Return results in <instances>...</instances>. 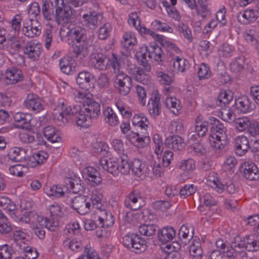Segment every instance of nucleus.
Masks as SVG:
<instances>
[{"label":"nucleus","mask_w":259,"mask_h":259,"mask_svg":"<svg viewBox=\"0 0 259 259\" xmlns=\"http://www.w3.org/2000/svg\"><path fill=\"white\" fill-rule=\"evenodd\" d=\"M71 115L75 116L78 126L88 127L92 122L91 114L87 113L80 105L77 104L71 107L62 102L55 108L53 112V119L59 125L66 123L68 116Z\"/></svg>","instance_id":"1"},{"label":"nucleus","mask_w":259,"mask_h":259,"mask_svg":"<svg viewBox=\"0 0 259 259\" xmlns=\"http://www.w3.org/2000/svg\"><path fill=\"white\" fill-rule=\"evenodd\" d=\"M128 161L126 154L121 155L120 159L103 157L99 161V169L102 168L114 176H117L118 172L124 175H127L129 174Z\"/></svg>","instance_id":"2"},{"label":"nucleus","mask_w":259,"mask_h":259,"mask_svg":"<svg viewBox=\"0 0 259 259\" xmlns=\"http://www.w3.org/2000/svg\"><path fill=\"white\" fill-rule=\"evenodd\" d=\"M210 124H212L210 127L211 136L215 141H212L210 140L211 146L216 149L221 150L228 143V137L226 133V129L222 123L214 117L210 118Z\"/></svg>","instance_id":"3"},{"label":"nucleus","mask_w":259,"mask_h":259,"mask_svg":"<svg viewBox=\"0 0 259 259\" xmlns=\"http://www.w3.org/2000/svg\"><path fill=\"white\" fill-rule=\"evenodd\" d=\"M67 0H50L52 7L55 9V22L58 25L69 23L72 19V10L65 4Z\"/></svg>","instance_id":"4"},{"label":"nucleus","mask_w":259,"mask_h":259,"mask_svg":"<svg viewBox=\"0 0 259 259\" xmlns=\"http://www.w3.org/2000/svg\"><path fill=\"white\" fill-rule=\"evenodd\" d=\"M122 242L127 248L137 253H140L146 249V241L136 234H128L124 236Z\"/></svg>","instance_id":"5"},{"label":"nucleus","mask_w":259,"mask_h":259,"mask_svg":"<svg viewBox=\"0 0 259 259\" xmlns=\"http://www.w3.org/2000/svg\"><path fill=\"white\" fill-rule=\"evenodd\" d=\"M113 85L117 92L121 96H126L132 88V79L125 73L115 75Z\"/></svg>","instance_id":"6"},{"label":"nucleus","mask_w":259,"mask_h":259,"mask_svg":"<svg viewBox=\"0 0 259 259\" xmlns=\"http://www.w3.org/2000/svg\"><path fill=\"white\" fill-rule=\"evenodd\" d=\"M110 59L100 52H92L90 56L89 65L95 69L105 70L110 67Z\"/></svg>","instance_id":"7"},{"label":"nucleus","mask_w":259,"mask_h":259,"mask_svg":"<svg viewBox=\"0 0 259 259\" xmlns=\"http://www.w3.org/2000/svg\"><path fill=\"white\" fill-rule=\"evenodd\" d=\"M41 26L36 19L30 18L23 22L22 31L28 37L38 36L41 33Z\"/></svg>","instance_id":"8"},{"label":"nucleus","mask_w":259,"mask_h":259,"mask_svg":"<svg viewBox=\"0 0 259 259\" xmlns=\"http://www.w3.org/2000/svg\"><path fill=\"white\" fill-rule=\"evenodd\" d=\"M143 205V198L140 192L138 190H134L129 193L124 200L125 206L133 210L140 209Z\"/></svg>","instance_id":"9"},{"label":"nucleus","mask_w":259,"mask_h":259,"mask_svg":"<svg viewBox=\"0 0 259 259\" xmlns=\"http://www.w3.org/2000/svg\"><path fill=\"white\" fill-rule=\"evenodd\" d=\"M251 237L253 236H246L243 239L237 236L234 238L241 251H246L245 250H247L249 251H254L259 249L258 242Z\"/></svg>","instance_id":"10"},{"label":"nucleus","mask_w":259,"mask_h":259,"mask_svg":"<svg viewBox=\"0 0 259 259\" xmlns=\"http://www.w3.org/2000/svg\"><path fill=\"white\" fill-rule=\"evenodd\" d=\"M41 45L38 42L30 41L23 48V52L27 58L33 60H37L42 52Z\"/></svg>","instance_id":"11"},{"label":"nucleus","mask_w":259,"mask_h":259,"mask_svg":"<svg viewBox=\"0 0 259 259\" xmlns=\"http://www.w3.org/2000/svg\"><path fill=\"white\" fill-rule=\"evenodd\" d=\"M226 249V250L224 249L223 252L228 258L245 259L247 258L246 252L241 250L235 239L232 242L231 246L227 247Z\"/></svg>","instance_id":"12"},{"label":"nucleus","mask_w":259,"mask_h":259,"mask_svg":"<svg viewBox=\"0 0 259 259\" xmlns=\"http://www.w3.org/2000/svg\"><path fill=\"white\" fill-rule=\"evenodd\" d=\"M82 18L85 26L91 30H95L102 23L103 16L100 13L90 12L89 14H84Z\"/></svg>","instance_id":"13"},{"label":"nucleus","mask_w":259,"mask_h":259,"mask_svg":"<svg viewBox=\"0 0 259 259\" xmlns=\"http://www.w3.org/2000/svg\"><path fill=\"white\" fill-rule=\"evenodd\" d=\"M159 93L157 91H153L147 105L148 112L153 117L158 116L161 113V105Z\"/></svg>","instance_id":"14"},{"label":"nucleus","mask_w":259,"mask_h":259,"mask_svg":"<svg viewBox=\"0 0 259 259\" xmlns=\"http://www.w3.org/2000/svg\"><path fill=\"white\" fill-rule=\"evenodd\" d=\"M25 105L27 109L34 113L39 112L43 109L39 97L33 94H29L27 95Z\"/></svg>","instance_id":"15"},{"label":"nucleus","mask_w":259,"mask_h":259,"mask_svg":"<svg viewBox=\"0 0 259 259\" xmlns=\"http://www.w3.org/2000/svg\"><path fill=\"white\" fill-rule=\"evenodd\" d=\"M16 122L19 123L18 126L27 131L32 130V125L31 124V116L30 114L18 112L14 116Z\"/></svg>","instance_id":"16"},{"label":"nucleus","mask_w":259,"mask_h":259,"mask_svg":"<svg viewBox=\"0 0 259 259\" xmlns=\"http://www.w3.org/2000/svg\"><path fill=\"white\" fill-rule=\"evenodd\" d=\"M86 30L81 26H76L68 30L66 36L71 39L72 42L79 43L85 39Z\"/></svg>","instance_id":"17"},{"label":"nucleus","mask_w":259,"mask_h":259,"mask_svg":"<svg viewBox=\"0 0 259 259\" xmlns=\"http://www.w3.org/2000/svg\"><path fill=\"white\" fill-rule=\"evenodd\" d=\"M243 166V177L246 180L252 181L259 179V170L255 164L245 162Z\"/></svg>","instance_id":"18"},{"label":"nucleus","mask_w":259,"mask_h":259,"mask_svg":"<svg viewBox=\"0 0 259 259\" xmlns=\"http://www.w3.org/2000/svg\"><path fill=\"white\" fill-rule=\"evenodd\" d=\"M84 102L81 108L87 113L91 114V117L96 118L101 113L100 104L90 99V97H88L87 101Z\"/></svg>","instance_id":"19"},{"label":"nucleus","mask_w":259,"mask_h":259,"mask_svg":"<svg viewBox=\"0 0 259 259\" xmlns=\"http://www.w3.org/2000/svg\"><path fill=\"white\" fill-rule=\"evenodd\" d=\"M37 222L39 226L44 227L51 231H55L58 228L59 222L58 218L51 217V219L37 216Z\"/></svg>","instance_id":"20"},{"label":"nucleus","mask_w":259,"mask_h":259,"mask_svg":"<svg viewBox=\"0 0 259 259\" xmlns=\"http://www.w3.org/2000/svg\"><path fill=\"white\" fill-rule=\"evenodd\" d=\"M81 180L75 176L73 178H67L65 182L67 189L73 193L80 194L83 193L84 187L81 183Z\"/></svg>","instance_id":"21"},{"label":"nucleus","mask_w":259,"mask_h":259,"mask_svg":"<svg viewBox=\"0 0 259 259\" xmlns=\"http://www.w3.org/2000/svg\"><path fill=\"white\" fill-rule=\"evenodd\" d=\"M235 106L238 110L243 113L249 112L253 108V105L251 103L249 98L246 96L239 97L236 99Z\"/></svg>","instance_id":"22"},{"label":"nucleus","mask_w":259,"mask_h":259,"mask_svg":"<svg viewBox=\"0 0 259 259\" xmlns=\"http://www.w3.org/2000/svg\"><path fill=\"white\" fill-rule=\"evenodd\" d=\"M164 145L167 148L179 151L183 148L184 143L180 136L174 135L166 138Z\"/></svg>","instance_id":"23"},{"label":"nucleus","mask_w":259,"mask_h":259,"mask_svg":"<svg viewBox=\"0 0 259 259\" xmlns=\"http://www.w3.org/2000/svg\"><path fill=\"white\" fill-rule=\"evenodd\" d=\"M7 82L14 84L23 79L22 71L16 67L10 68L6 71Z\"/></svg>","instance_id":"24"},{"label":"nucleus","mask_w":259,"mask_h":259,"mask_svg":"<svg viewBox=\"0 0 259 259\" xmlns=\"http://www.w3.org/2000/svg\"><path fill=\"white\" fill-rule=\"evenodd\" d=\"M235 146L236 147V152L240 156L244 154L250 148L249 141L245 136L236 137L235 140Z\"/></svg>","instance_id":"25"},{"label":"nucleus","mask_w":259,"mask_h":259,"mask_svg":"<svg viewBox=\"0 0 259 259\" xmlns=\"http://www.w3.org/2000/svg\"><path fill=\"white\" fill-rule=\"evenodd\" d=\"M129 172L131 170L132 173L139 178L145 176L146 168L145 164L139 159H134L131 163L128 162Z\"/></svg>","instance_id":"26"},{"label":"nucleus","mask_w":259,"mask_h":259,"mask_svg":"<svg viewBox=\"0 0 259 259\" xmlns=\"http://www.w3.org/2000/svg\"><path fill=\"white\" fill-rule=\"evenodd\" d=\"M96 213L102 227H109L114 224L115 220L113 215L111 213L108 212L106 209L102 208Z\"/></svg>","instance_id":"27"},{"label":"nucleus","mask_w":259,"mask_h":259,"mask_svg":"<svg viewBox=\"0 0 259 259\" xmlns=\"http://www.w3.org/2000/svg\"><path fill=\"white\" fill-rule=\"evenodd\" d=\"M148 57L151 61L161 62L164 58V54L161 48L156 45H150L148 46Z\"/></svg>","instance_id":"28"},{"label":"nucleus","mask_w":259,"mask_h":259,"mask_svg":"<svg viewBox=\"0 0 259 259\" xmlns=\"http://www.w3.org/2000/svg\"><path fill=\"white\" fill-rule=\"evenodd\" d=\"M243 37L248 43L256 48H259V33L256 29H246L243 33Z\"/></svg>","instance_id":"29"},{"label":"nucleus","mask_w":259,"mask_h":259,"mask_svg":"<svg viewBox=\"0 0 259 259\" xmlns=\"http://www.w3.org/2000/svg\"><path fill=\"white\" fill-rule=\"evenodd\" d=\"M176 236V231L171 227H164L158 233V237L160 242L166 243L171 240Z\"/></svg>","instance_id":"30"},{"label":"nucleus","mask_w":259,"mask_h":259,"mask_svg":"<svg viewBox=\"0 0 259 259\" xmlns=\"http://www.w3.org/2000/svg\"><path fill=\"white\" fill-rule=\"evenodd\" d=\"M84 177L93 185H98L100 184L102 179L99 172L94 167L88 166L84 170Z\"/></svg>","instance_id":"31"},{"label":"nucleus","mask_w":259,"mask_h":259,"mask_svg":"<svg viewBox=\"0 0 259 259\" xmlns=\"http://www.w3.org/2000/svg\"><path fill=\"white\" fill-rule=\"evenodd\" d=\"M189 252L193 259L202 258L203 252L199 239L195 238L192 240L190 245Z\"/></svg>","instance_id":"32"},{"label":"nucleus","mask_w":259,"mask_h":259,"mask_svg":"<svg viewBox=\"0 0 259 259\" xmlns=\"http://www.w3.org/2000/svg\"><path fill=\"white\" fill-rule=\"evenodd\" d=\"M110 66H111L113 72L115 75L124 73L122 71V67L124 65V58L120 57L115 54H112V58L110 59Z\"/></svg>","instance_id":"33"},{"label":"nucleus","mask_w":259,"mask_h":259,"mask_svg":"<svg viewBox=\"0 0 259 259\" xmlns=\"http://www.w3.org/2000/svg\"><path fill=\"white\" fill-rule=\"evenodd\" d=\"M8 156L13 161L21 162L26 160V151L23 148L15 147L11 149Z\"/></svg>","instance_id":"34"},{"label":"nucleus","mask_w":259,"mask_h":259,"mask_svg":"<svg viewBox=\"0 0 259 259\" xmlns=\"http://www.w3.org/2000/svg\"><path fill=\"white\" fill-rule=\"evenodd\" d=\"M44 136L52 143L58 142L60 139V136L58 130L52 126H47L44 128Z\"/></svg>","instance_id":"35"},{"label":"nucleus","mask_w":259,"mask_h":259,"mask_svg":"<svg viewBox=\"0 0 259 259\" xmlns=\"http://www.w3.org/2000/svg\"><path fill=\"white\" fill-rule=\"evenodd\" d=\"M41 12L45 20L55 22V12L54 13V9L50 7L49 3L47 0L42 1Z\"/></svg>","instance_id":"36"},{"label":"nucleus","mask_w":259,"mask_h":259,"mask_svg":"<svg viewBox=\"0 0 259 259\" xmlns=\"http://www.w3.org/2000/svg\"><path fill=\"white\" fill-rule=\"evenodd\" d=\"M105 121L110 126H115L119 123V119L115 111L111 107H107L103 111Z\"/></svg>","instance_id":"37"},{"label":"nucleus","mask_w":259,"mask_h":259,"mask_svg":"<svg viewBox=\"0 0 259 259\" xmlns=\"http://www.w3.org/2000/svg\"><path fill=\"white\" fill-rule=\"evenodd\" d=\"M24 46V42L21 39L11 37L7 41V48L12 54H15L23 48Z\"/></svg>","instance_id":"38"},{"label":"nucleus","mask_w":259,"mask_h":259,"mask_svg":"<svg viewBox=\"0 0 259 259\" xmlns=\"http://www.w3.org/2000/svg\"><path fill=\"white\" fill-rule=\"evenodd\" d=\"M196 10L197 14L203 19L208 18L211 14L209 8L208 7L207 0H197Z\"/></svg>","instance_id":"39"},{"label":"nucleus","mask_w":259,"mask_h":259,"mask_svg":"<svg viewBox=\"0 0 259 259\" xmlns=\"http://www.w3.org/2000/svg\"><path fill=\"white\" fill-rule=\"evenodd\" d=\"M16 206L13 203L11 202V203L9 204V206L7 208H5L8 211L12 218H13L16 221H22L26 223H29L30 222V218L28 216L29 213H31V211L25 212V213L27 214V216L24 215V217H18L17 216V213L18 212V210H16Z\"/></svg>","instance_id":"40"},{"label":"nucleus","mask_w":259,"mask_h":259,"mask_svg":"<svg viewBox=\"0 0 259 259\" xmlns=\"http://www.w3.org/2000/svg\"><path fill=\"white\" fill-rule=\"evenodd\" d=\"M132 121L134 125L145 131L147 130L150 124L147 117L143 114L134 115L132 119Z\"/></svg>","instance_id":"41"},{"label":"nucleus","mask_w":259,"mask_h":259,"mask_svg":"<svg viewBox=\"0 0 259 259\" xmlns=\"http://www.w3.org/2000/svg\"><path fill=\"white\" fill-rule=\"evenodd\" d=\"M148 52V47L142 48L140 51L138 52L136 54V58L140 62L141 64L144 67L145 70L149 72L151 69V65L148 62L147 59Z\"/></svg>","instance_id":"42"},{"label":"nucleus","mask_w":259,"mask_h":259,"mask_svg":"<svg viewBox=\"0 0 259 259\" xmlns=\"http://www.w3.org/2000/svg\"><path fill=\"white\" fill-rule=\"evenodd\" d=\"M234 93L230 90H223L219 94L216 101L218 106L229 104L233 98Z\"/></svg>","instance_id":"43"},{"label":"nucleus","mask_w":259,"mask_h":259,"mask_svg":"<svg viewBox=\"0 0 259 259\" xmlns=\"http://www.w3.org/2000/svg\"><path fill=\"white\" fill-rule=\"evenodd\" d=\"M218 174L215 172H210L207 177L208 185L219 192L223 191V184L220 182Z\"/></svg>","instance_id":"44"},{"label":"nucleus","mask_w":259,"mask_h":259,"mask_svg":"<svg viewBox=\"0 0 259 259\" xmlns=\"http://www.w3.org/2000/svg\"><path fill=\"white\" fill-rule=\"evenodd\" d=\"M71 61L72 59L68 56H65L61 58L59 62V66L61 71L65 74H70L73 73L74 68L72 66Z\"/></svg>","instance_id":"45"},{"label":"nucleus","mask_w":259,"mask_h":259,"mask_svg":"<svg viewBox=\"0 0 259 259\" xmlns=\"http://www.w3.org/2000/svg\"><path fill=\"white\" fill-rule=\"evenodd\" d=\"M137 43V40L134 33L128 31L124 34L122 45L126 50H131Z\"/></svg>","instance_id":"46"},{"label":"nucleus","mask_w":259,"mask_h":259,"mask_svg":"<svg viewBox=\"0 0 259 259\" xmlns=\"http://www.w3.org/2000/svg\"><path fill=\"white\" fill-rule=\"evenodd\" d=\"M63 245L75 252L81 251L83 247L81 240L77 239L67 238L63 241Z\"/></svg>","instance_id":"47"},{"label":"nucleus","mask_w":259,"mask_h":259,"mask_svg":"<svg viewBox=\"0 0 259 259\" xmlns=\"http://www.w3.org/2000/svg\"><path fill=\"white\" fill-rule=\"evenodd\" d=\"M250 121V119L248 117H239L234 121V128L237 132H244L247 130Z\"/></svg>","instance_id":"48"},{"label":"nucleus","mask_w":259,"mask_h":259,"mask_svg":"<svg viewBox=\"0 0 259 259\" xmlns=\"http://www.w3.org/2000/svg\"><path fill=\"white\" fill-rule=\"evenodd\" d=\"M165 105L175 115L179 113L181 108L180 101L175 97H167L165 101Z\"/></svg>","instance_id":"49"},{"label":"nucleus","mask_w":259,"mask_h":259,"mask_svg":"<svg viewBox=\"0 0 259 259\" xmlns=\"http://www.w3.org/2000/svg\"><path fill=\"white\" fill-rule=\"evenodd\" d=\"M45 191L48 195L56 198L62 197L64 195V191L63 188L58 185L47 186L45 188Z\"/></svg>","instance_id":"50"},{"label":"nucleus","mask_w":259,"mask_h":259,"mask_svg":"<svg viewBox=\"0 0 259 259\" xmlns=\"http://www.w3.org/2000/svg\"><path fill=\"white\" fill-rule=\"evenodd\" d=\"M130 141L138 147L143 148L145 147L150 142V138L149 136L140 137L139 134L134 133Z\"/></svg>","instance_id":"51"},{"label":"nucleus","mask_w":259,"mask_h":259,"mask_svg":"<svg viewBox=\"0 0 259 259\" xmlns=\"http://www.w3.org/2000/svg\"><path fill=\"white\" fill-rule=\"evenodd\" d=\"M189 67L188 61L184 58L177 57L173 63V67L177 72H184Z\"/></svg>","instance_id":"52"},{"label":"nucleus","mask_w":259,"mask_h":259,"mask_svg":"<svg viewBox=\"0 0 259 259\" xmlns=\"http://www.w3.org/2000/svg\"><path fill=\"white\" fill-rule=\"evenodd\" d=\"M208 122L201 121L199 117L196 119L195 131L199 137H204L208 131Z\"/></svg>","instance_id":"53"},{"label":"nucleus","mask_w":259,"mask_h":259,"mask_svg":"<svg viewBox=\"0 0 259 259\" xmlns=\"http://www.w3.org/2000/svg\"><path fill=\"white\" fill-rule=\"evenodd\" d=\"M93 75L89 71H82L80 72L76 78L77 83L80 85L89 83L93 78Z\"/></svg>","instance_id":"54"},{"label":"nucleus","mask_w":259,"mask_h":259,"mask_svg":"<svg viewBox=\"0 0 259 259\" xmlns=\"http://www.w3.org/2000/svg\"><path fill=\"white\" fill-rule=\"evenodd\" d=\"M157 229V226L155 225H143L140 226L139 231L142 235L151 236L155 234Z\"/></svg>","instance_id":"55"},{"label":"nucleus","mask_w":259,"mask_h":259,"mask_svg":"<svg viewBox=\"0 0 259 259\" xmlns=\"http://www.w3.org/2000/svg\"><path fill=\"white\" fill-rule=\"evenodd\" d=\"M179 168L186 172L193 171L195 169V162L193 159L182 160L179 163Z\"/></svg>","instance_id":"56"},{"label":"nucleus","mask_w":259,"mask_h":259,"mask_svg":"<svg viewBox=\"0 0 259 259\" xmlns=\"http://www.w3.org/2000/svg\"><path fill=\"white\" fill-rule=\"evenodd\" d=\"M197 74L200 80L209 78L211 76V71L208 65L201 64L198 67Z\"/></svg>","instance_id":"57"},{"label":"nucleus","mask_w":259,"mask_h":259,"mask_svg":"<svg viewBox=\"0 0 259 259\" xmlns=\"http://www.w3.org/2000/svg\"><path fill=\"white\" fill-rule=\"evenodd\" d=\"M102 195L98 193L97 192H93L89 200L91 203L92 208H95L99 210L102 209Z\"/></svg>","instance_id":"58"},{"label":"nucleus","mask_w":259,"mask_h":259,"mask_svg":"<svg viewBox=\"0 0 259 259\" xmlns=\"http://www.w3.org/2000/svg\"><path fill=\"white\" fill-rule=\"evenodd\" d=\"M197 190L196 186L193 184L185 185L180 191L181 198H185L195 193Z\"/></svg>","instance_id":"59"},{"label":"nucleus","mask_w":259,"mask_h":259,"mask_svg":"<svg viewBox=\"0 0 259 259\" xmlns=\"http://www.w3.org/2000/svg\"><path fill=\"white\" fill-rule=\"evenodd\" d=\"M244 67V57H239L233 61L230 64L231 70L234 72L242 70Z\"/></svg>","instance_id":"60"},{"label":"nucleus","mask_w":259,"mask_h":259,"mask_svg":"<svg viewBox=\"0 0 259 259\" xmlns=\"http://www.w3.org/2000/svg\"><path fill=\"white\" fill-rule=\"evenodd\" d=\"M177 30L180 34L183 35L185 38L190 41L192 40L193 38L191 29L187 25L184 23L179 24L177 27Z\"/></svg>","instance_id":"61"},{"label":"nucleus","mask_w":259,"mask_h":259,"mask_svg":"<svg viewBox=\"0 0 259 259\" xmlns=\"http://www.w3.org/2000/svg\"><path fill=\"white\" fill-rule=\"evenodd\" d=\"M111 26L109 23H106L101 26L98 30V37L100 39H106L110 35Z\"/></svg>","instance_id":"62"},{"label":"nucleus","mask_w":259,"mask_h":259,"mask_svg":"<svg viewBox=\"0 0 259 259\" xmlns=\"http://www.w3.org/2000/svg\"><path fill=\"white\" fill-rule=\"evenodd\" d=\"M13 250L7 244L0 246V259H11Z\"/></svg>","instance_id":"63"},{"label":"nucleus","mask_w":259,"mask_h":259,"mask_svg":"<svg viewBox=\"0 0 259 259\" xmlns=\"http://www.w3.org/2000/svg\"><path fill=\"white\" fill-rule=\"evenodd\" d=\"M23 16L20 14L16 15L11 20V27L15 33H18L21 28Z\"/></svg>","instance_id":"64"}]
</instances>
